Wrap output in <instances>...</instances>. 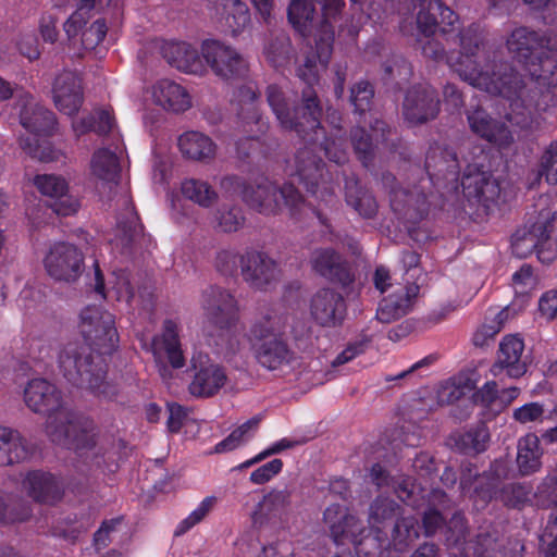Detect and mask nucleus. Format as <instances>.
Returning <instances> with one entry per match:
<instances>
[{"label":"nucleus","mask_w":557,"mask_h":557,"mask_svg":"<svg viewBox=\"0 0 557 557\" xmlns=\"http://www.w3.org/2000/svg\"><path fill=\"white\" fill-rule=\"evenodd\" d=\"M26 406L47 416L46 433L57 444L74 449L90 470H103L108 460L107 441L97 432L94 421L72 412L60 391L44 379L32 380L24 391Z\"/></svg>","instance_id":"nucleus-1"},{"label":"nucleus","mask_w":557,"mask_h":557,"mask_svg":"<svg viewBox=\"0 0 557 557\" xmlns=\"http://www.w3.org/2000/svg\"><path fill=\"white\" fill-rule=\"evenodd\" d=\"M483 35L479 26L470 25L460 33V54L448 61L459 77L473 87L506 99L519 98L525 88L520 73L508 62L488 61L482 54Z\"/></svg>","instance_id":"nucleus-2"},{"label":"nucleus","mask_w":557,"mask_h":557,"mask_svg":"<svg viewBox=\"0 0 557 557\" xmlns=\"http://www.w3.org/2000/svg\"><path fill=\"white\" fill-rule=\"evenodd\" d=\"M267 100L283 129L319 145L329 160L336 164L347 161L344 140L339 137H327L321 126L322 107L315 90L302 89L301 103L293 106L294 101L287 91L277 85H270L267 88Z\"/></svg>","instance_id":"nucleus-3"},{"label":"nucleus","mask_w":557,"mask_h":557,"mask_svg":"<svg viewBox=\"0 0 557 557\" xmlns=\"http://www.w3.org/2000/svg\"><path fill=\"white\" fill-rule=\"evenodd\" d=\"M52 350L59 371L70 383L104 399L116 397V386L106 381L104 354L81 341L59 343Z\"/></svg>","instance_id":"nucleus-4"},{"label":"nucleus","mask_w":557,"mask_h":557,"mask_svg":"<svg viewBox=\"0 0 557 557\" xmlns=\"http://www.w3.org/2000/svg\"><path fill=\"white\" fill-rule=\"evenodd\" d=\"M289 319L288 314L268 310L252 321L248 337L259 342L255 347V358L263 368L277 370L292 361L293 351L285 339Z\"/></svg>","instance_id":"nucleus-5"},{"label":"nucleus","mask_w":557,"mask_h":557,"mask_svg":"<svg viewBox=\"0 0 557 557\" xmlns=\"http://www.w3.org/2000/svg\"><path fill=\"white\" fill-rule=\"evenodd\" d=\"M245 202L262 214H276L284 207L290 211L297 210L302 202V196L292 184L278 185L265 176H260L251 186L250 193L245 194Z\"/></svg>","instance_id":"nucleus-6"},{"label":"nucleus","mask_w":557,"mask_h":557,"mask_svg":"<svg viewBox=\"0 0 557 557\" xmlns=\"http://www.w3.org/2000/svg\"><path fill=\"white\" fill-rule=\"evenodd\" d=\"M203 329L209 333L216 330H233L239 324V308L234 295L219 286H209L200 297Z\"/></svg>","instance_id":"nucleus-7"},{"label":"nucleus","mask_w":557,"mask_h":557,"mask_svg":"<svg viewBox=\"0 0 557 557\" xmlns=\"http://www.w3.org/2000/svg\"><path fill=\"white\" fill-rule=\"evenodd\" d=\"M79 331L85 344L100 354H110L117 342L113 315L98 306H87L79 314Z\"/></svg>","instance_id":"nucleus-8"},{"label":"nucleus","mask_w":557,"mask_h":557,"mask_svg":"<svg viewBox=\"0 0 557 557\" xmlns=\"http://www.w3.org/2000/svg\"><path fill=\"white\" fill-rule=\"evenodd\" d=\"M240 275L251 289L267 292L278 284L282 270L269 253L248 249L240 256Z\"/></svg>","instance_id":"nucleus-9"},{"label":"nucleus","mask_w":557,"mask_h":557,"mask_svg":"<svg viewBox=\"0 0 557 557\" xmlns=\"http://www.w3.org/2000/svg\"><path fill=\"white\" fill-rule=\"evenodd\" d=\"M295 166L300 181L307 190L326 202L333 200V181L329 172H324L322 160L315 156L312 148H300L295 156Z\"/></svg>","instance_id":"nucleus-10"},{"label":"nucleus","mask_w":557,"mask_h":557,"mask_svg":"<svg viewBox=\"0 0 557 557\" xmlns=\"http://www.w3.org/2000/svg\"><path fill=\"white\" fill-rule=\"evenodd\" d=\"M178 333V324L173 320H165L162 332L153 336L151 342V351L164 381L172 377V371L164 362L165 359L173 369H181L186 363Z\"/></svg>","instance_id":"nucleus-11"},{"label":"nucleus","mask_w":557,"mask_h":557,"mask_svg":"<svg viewBox=\"0 0 557 557\" xmlns=\"http://www.w3.org/2000/svg\"><path fill=\"white\" fill-rule=\"evenodd\" d=\"M83 265L82 252L67 243L53 245L45 259L47 272L57 281H76L82 274Z\"/></svg>","instance_id":"nucleus-12"},{"label":"nucleus","mask_w":557,"mask_h":557,"mask_svg":"<svg viewBox=\"0 0 557 557\" xmlns=\"http://www.w3.org/2000/svg\"><path fill=\"white\" fill-rule=\"evenodd\" d=\"M201 52L214 74L222 78L240 77L247 71V63L244 58L236 50L220 41H205Z\"/></svg>","instance_id":"nucleus-13"},{"label":"nucleus","mask_w":557,"mask_h":557,"mask_svg":"<svg viewBox=\"0 0 557 557\" xmlns=\"http://www.w3.org/2000/svg\"><path fill=\"white\" fill-rule=\"evenodd\" d=\"M191 367L195 370L194 379L188 387L191 395L210 397L225 385L227 376L223 367L212 362L207 355L193 356Z\"/></svg>","instance_id":"nucleus-14"},{"label":"nucleus","mask_w":557,"mask_h":557,"mask_svg":"<svg viewBox=\"0 0 557 557\" xmlns=\"http://www.w3.org/2000/svg\"><path fill=\"white\" fill-rule=\"evenodd\" d=\"M440 100L436 90L430 85L411 87L403 103L405 119L411 124H422L437 116Z\"/></svg>","instance_id":"nucleus-15"},{"label":"nucleus","mask_w":557,"mask_h":557,"mask_svg":"<svg viewBox=\"0 0 557 557\" xmlns=\"http://www.w3.org/2000/svg\"><path fill=\"white\" fill-rule=\"evenodd\" d=\"M20 123L35 135H49L55 126L54 114L22 89L15 90Z\"/></svg>","instance_id":"nucleus-16"},{"label":"nucleus","mask_w":557,"mask_h":557,"mask_svg":"<svg viewBox=\"0 0 557 557\" xmlns=\"http://www.w3.org/2000/svg\"><path fill=\"white\" fill-rule=\"evenodd\" d=\"M419 293L420 286L417 283L399 285L379 304L375 319L384 324L401 319L412 310Z\"/></svg>","instance_id":"nucleus-17"},{"label":"nucleus","mask_w":557,"mask_h":557,"mask_svg":"<svg viewBox=\"0 0 557 557\" xmlns=\"http://www.w3.org/2000/svg\"><path fill=\"white\" fill-rule=\"evenodd\" d=\"M34 184L42 195L53 199L50 207L58 215L67 216L77 212L79 200L69 193L64 177L55 174L37 175Z\"/></svg>","instance_id":"nucleus-18"},{"label":"nucleus","mask_w":557,"mask_h":557,"mask_svg":"<svg viewBox=\"0 0 557 557\" xmlns=\"http://www.w3.org/2000/svg\"><path fill=\"white\" fill-rule=\"evenodd\" d=\"M346 301L332 288L317 290L310 299V314L322 326H336L346 315Z\"/></svg>","instance_id":"nucleus-19"},{"label":"nucleus","mask_w":557,"mask_h":557,"mask_svg":"<svg viewBox=\"0 0 557 557\" xmlns=\"http://www.w3.org/2000/svg\"><path fill=\"white\" fill-rule=\"evenodd\" d=\"M52 95L55 107L67 115L75 114L83 103V87L79 76L72 71L60 73L53 82Z\"/></svg>","instance_id":"nucleus-20"},{"label":"nucleus","mask_w":557,"mask_h":557,"mask_svg":"<svg viewBox=\"0 0 557 557\" xmlns=\"http://www.w3.org/2000/svg\"><path fill=\"white\" fill-rule=\"evenodd\" d=\"M523 341L516 335H508L499 344L497 361L491 367L493 376H499L505 370L509 377L518 379L527 372V363L522 360Z\"/></svg>","instance_id":"nucleus-21"},{"label":"nucleus","mask_w":557,"mask_h":557,"mask_svg":"<svg viewBox=\"0 0 557 557\" xmlns=\"http://www.w3.org/2000/svg\"><path fill=\"white\" fill-rule=\"evenodd\" d=\"M22 487L33 500L46 505L57 504L64 494L61 482L53 474L38 470L26 474Z\"/></svg>","instance_id":"nucleus-22"},{"label":"nucleus","mask_w":557,"mask_h":557,"mask_svg":"<svg viewBox=\"0 0 557 557\" xmlns=\"http://www.w3.org/2000/svg\"><path fill=\"white\" fill-rule=\"evenodd\" d=\"M312 270L321 276L343 285L352 281L348 263L333 248H317L309 259Z\"/></svg>","instance_id":"nucleus-23"},{"label":"nucleus","mask_w":557,"mask_h":557,"mask_svg":"<svg viewBox=\"0 0 557 557\" xmlns=\"http://www.w3.org/2000/svg\"><path fill=\"white\" fill-rule=\"evenodd\" d=\"M371 131L372 134H368L364 128L356 127L350 134L355 152L364 166L370 165L379 143L386 141L387 134L391 133L386 123L380 120L371 124Z\"/></svg>","instance_id":"nucleus-24"},{"label":"nucleus","mask_w":557,"mask_h":557,"mask_svg":"<svg viewBox=\"0 0 557 557\" xmlns=\"http://www.w3.org/2000/svg\"><path fill=\"white\" fill-rule=\"evenodd\" d=\"M161 53L166 62L178 71L198 74L203 70V64L198 50L187 42H164Z\"/></svg>","instance_id":"nucleus-25"},{"label":"nucleus","mask_w":557,"mask_h":557,"mask_svg":"<svg viewBox=\"0 0 557 557\" xmlns=\"http://www.w3.org/2000/svg\"><path fill=\"white\" fill-rule=\"evenodd\" d=\"M156 104L171 112H184L191 107L189 94L180 84L170 79H160L152 87Z\"/></svg>","instance_id":"nucleus-26"},{"label":"nucleus","mask_w":557,"mask_h":557,"mask_svg":"<svg viewBox=\"0 0 557 557\" xmlns=\"http://www.w3.org/2000/svg\"><path fill=\"white\" fill-rule=\"evenodd\" d=\"M467 119L471 131L490 143L506 145L511 139L508 128L481 108L468 111Z\"/></svg>","instance_id":"nucleus-27"},{"label":"nucleus","mask_w":557,"mask_h":557,"mask_svg":"<svg viewBox=\"0 0 557 557\" xmlns=\"http://www.w3.org/2000/svg\"><path fill=\"white\" fill-rule=\"evenodd\" d=\"M461 185L467 197L474 198L484 206H488L499 195V186L495 180L485 172L475 169L465 172Z\"/></svg>","instance_id":"nucleus-28"},{"label":"nucleus","mask_w":557,"mask_h":557,"mask_svg":"<svg viewBox=\"0 0 557 557\" xmlns=\"http://www.w3.org/2000/svg\"><path fill=\"white\" fill-rule=\"evenodd\" d=\"M178 148L182 154L190 160L210 162L215 158L216 145L200 132H186L178 137Z\"/></svg>","instance_id":"nucleus-29"},{"label":"nucleus","mask_w":557,"mask_h":557,"mask_svg":"<svg viewBox=\"0 0 557 557\" xmlns=\"http://www.w3.org/2000/svg\"><path fill=\"white\" fill-rule=\"evenodd\" d=\"M459 166L456 152L449 148L436 145L432 146L426 153L425 169L431 181L446 180L448 174L455 175Z\"/></svg>","instance_id":"nucleus-30"},{"label":"nucleus","mask_w":557,"mask_h":557,"mask_svg":"<svg viewBox=\"0 0 557 557\" xmlns=\"http://www.w3.org/2000/svg\"><path fill=\"white\" fill-rule=\"evenodd\" d=\"M549 238V231L544 222H536L530 227L518 230L512 236V252L518 258H527Z\"/></svg>","instance_id":"nucleus-31"},{"label":"nucleus","mask_w":557,"mask_h":557,"mask_svg":"<svg viewBox=\"0 0 557 557\" xmlns=\"http://www.w3.org/2000/svg\"><path fill=\"white\" fill-rule=\"evenodd\" d=\"M30 453L28 444L17 431L0 426V466L22 462Z\"/></svg>","instance_id":"nucleus-32"},{"label":"nucleus","mask_w":557,"mask_h":557,"mask_svg":"<svg viewBox=\"0 0 557 557\" xmlns=\"http://www.w3.org/2000/svg\"><path fill=\"white\" fill-rule=\"evenodd\" d=\"M403 513V507L397 502L380 495L369 506L368 522L372 530L382 531L388 523H395Z\"/></svg>","instance_id":"nucleus-33"},{"label":"nucleus","mask_w":557,"mask_h":557,"mask_svg":"<svg viewBox=\"0 0 557 557\" xmlns=\"http://www.w3.org/2000/svg\"><path fill=\"white\" fill-rule=\"evenodd\" d=\"M517 465L522 475H529L540 470L542 462V449L540 438L533 434H527L518 441Z\"/></svg>","instance_id":"nucleus-34"},{"label":"nucleus","mask_w":557,"mask_h":557,"mask_svg":"<svg viewBox=\"0 0 557 557\" xmlns=\"http://www.w3.org/2000/svg\"><path fill=\"white\" fill-rule=\"evenodd\" d=\"M544 46V38L528 27L513 29L507 39V48L519 60H527L539 48Z\"/></svg>","instance_id":"nucleus-35"},{"label":"nucleus","mask_w":557,"mask_h":557,"mask_svg":"<svg viewBox=\"0 0 557 557\" xmlns=\"http://www.w3.org/2000/svg\"><path fill=\"white\" fill-rule=\"evenodd\" d=\"M91 174L106 183H116L120 176L121 165L116 151L101 148L94 152L90 160Z\"/></svg>","instance_id":"nucleus-36"},{"label":"nucleus","mask_w":557,"mask_h":557,"mask_svg":"<svg viewBox=\"0 0 557 557\" xmlns=\"http://www.w3.org/2000/svg\"><path fill=\"white\" fill-rule=\"evenodd\" d=\"M124 202L126 206L125 213L117 219V235L115 240L116 245L127 248L143 236L144 228L134 210L133 203L127 199H125Z\"/></svg>","instance_id":"nucleus-37"},{"label":"nucleus","mask_w":557,"mask_h":557,"mask_svg":"<svg viewBox=\"0 0 557 557\" xmlns=\"http://www.w3.org/2000/svg\"><path fill=\"white\" fill-rule=\"evenodd\" d=\"M418 537V519L413 516H404L403 513L394 523L388 541L395 550L403 552Z\"/></svg>","instance_id":"nucleus-38"},{"label":"nucleus","mask_w":557,"mask_h":557,"mask_svg":"<svg viewBox=\"0 0 557 557\" xmlns=\"http://www.w3.org/2000/svg\"><path fill=\"white\" fill-rule=\"evenodd\" d=\"M183 196L202 208H210L216 203L219 195L215 189L206 181L187 178L182 183Z\"/></svg>","instance_id":"nucleus-39"},{"label":"nucleus","mask_w":557,"mask_h":557,"mask_svg":"<svg viewBox=\"0 0 557 557\" xmlns=\"http://www.w3.org/2000/svg\"><path fill=\"white\" fill-rule=\"evenodd\" d=\"M426 195L422 188L405 189L403 187L393 189L391 193V206L394 211L407 214L409 210L422 211Z\"/></svg>","instance_id":"nucleus-40"},{"label":"nucleus","mask_w":557,"mask_h":557,"mask_svg":"<svg viewBox=\"0 0 557 557\" xmlns=\"http://www.w3.org/2000/svg\"><path fill=\"white\" fill-rule=\"evenodd\" d=\"M216 4L223 8L225 25L233 34L240 33L249 25L248 7L240 0H221Z\"/></svg>","instance_id":"nucleus-41"},{"label":"nucleus","mask_w":557,"mask_h":557,"mask_svg":"<svg viewBox=\"0 0 557 557\" xmlns=\"http://www.w3.org/2000/svg\"><path fill=\"white\" fill-rule=\"evenodd\" d=\"M263 416L257 414L251 419L244 422L237 429H235L226 438L218 443L214 447V453L222 454L234 450L250 438L257 431Z\"/></svg>","instance_id":"nucleus-42"},{"label":"nucleus","mask_w":557,"mask_h":557,"mask_svg":"<svg viewBox=\"0 0 557 557\" xmlns=\"http://www.w3.org/2000/svg\"><path fill=\"white\" fill-rule=\"evenodd\" d=\"M288 20L301 35L308 36L313 28L314 8L307 0H293L288 7Z\"/></svg>","instance_id":"nucleus-43"},{"label":"nucleus","mask_w":557,"mask_h":557,"mask_svg":"<svg viewBox=\"0 0 557 557\" xmlns=\"http://www.w3.org/2000/svg\"><path fill=\"white\" fill-rule=\"evenodd\" d=\"M346 201L363 218L369 219L376 213L377 205L374 197L361 187L348 186Z\"/></svg>","instance_id":"nucleus-44"},{"label":"nucleus","mask_w":557,"mask_h":557,"mask_svg":"<svg viewBox=\"0 0 557 557\" xmlns=\"http://www.w3.org/2000/svg\"><path fill=\"white\" fill-rule=\"evenodd\" d=\"M359 557H388L391 543L386 536H381V531L368 534L355 543Z\"/></svg>","instance_id":"nucleus-45"},{"label":"nucleus","mask_w":557,"mask_h":557,"mask_svg":"<svg viewBox=\"0 0 557 557\" xmlns=\"http://www.w3.org/2000/svg\"><path fill=\"white\" fill-rule=\"evenodd\" d=\"M490 434L484 425L472 429L459 436L457 445L465 454H479L486 449Z\"/></svg>","instance_id":"nucleus-46"},{"label":"nucleus","mask_w":557,"mask_h":557,"mask_svg":"<svg viewBox=\"0 0 557 557\" xmlns=\"http://www.w3.org/2000/svg\"><path fill=\"white\" fill-rule=\"evenodd\" d=\"M290 504V493L287 490H273L259 503V510L267 517H275Z\"/></svg>","instance_id":"nucleus-47"},{"label":"nucleus","mask_w":557,"mask_h":557,"mask_svg":"<svg viewBox=\"0 0 557 557\" xmlns=\"http://www.w3.org/2000/svg\"><path fill=\"white\" fill-rule=\"evenodd\" d=\"M290 52V40L285 34L272 38L265 47V54L273 66H281Z\"/></svg>","instance_id":"nucleus-48"},{"label":"nucleus","mask_w":557,"mask_h":557,"mask_svg":"<svg viewBox=\"0 0 557 557\" xmlns=\"http://www.w3.org/2000/svg\"><path fill=\"white\" fill-rule=\"evenodd\" d=\"M478 557H507L503 543L490 533H480L473 544Z\"/></svg>","instance_id":"nucleus-49"},{"label":"nucleus","mask_w":557,"mask_h":557,"mask_svg":"<svg viewBox=\"0 0 557 557\" xmlns=\"http://www.w3.org/2000/svg\"><path fill=\"white\" fill-rule=\"evenodd\" d=\"M18 141L21 149L33 159L44 162L55 160V152L48 143L39 144L36 138L29 136H21Z\"/></svg>","instance_id":"nucleus-50"},{"label":"nucleus","mask_w":557,"mask_h":557,"mask_svg":"<svg viewBox=\"0 0 557 557\" xmlns=\"http://www.w3.org/2000/svg\"><path fill=\"white\" fill-rule=\"evenodd\" d=\"M211 334H216L219 336L220 342L218 344L225 357H233L243 349L242 330L239 324L233 330H216Z\"/></svg>","instance_id":"nucleus-51"},{"label":"nucleus","mask_w":557,"mask_h":557,"mask_svg":"<svg viewBox=\"0 0 557 557\" xmlns=\"http://www.w3.org/2000/svg\"><path fill=\"white\" fill-rule=\"evenodd\" d=\"M215 497H206L187 518L181 521V523L174 531V535L181 536L184 533H186L189 529H191L194 525L199 523L212 510V508L215 505Z\"/></svg>","instance_id":"nucleus-52"},{"label":"nucleus","mask_w":557,"mask_h":557,"mask_svg":"<svg viewBox=\"0 0 557 557\" xmlns=\"http://www.w3.org/2000/svg\"><path fill=\"white\" fill-rule=\"evenodd\" d=\"M240 256L235 249L222 248L216 251L214 267L223 275L232 276L240 265Z\"/></svg>","instance_id":"nucleus-53"},{"label":"nucleus","mask_w":557,"mask_h":557,"mask_svg":"<svg viewBox=\"0 0 557 557\" xmlns=\"http://www.w3.org/2000/svg\"><path fill=\"white\" fill-rule=\"evenodd\" d=\"M540 174L544 175L546 182L557 184V140L552 141L541 157Z\"/></svg>","instance_id":"nucleus-54"},{"label":"nucleus","mask_w":557,"mask_h":557,"mask_svg":"<svg viewBox=\"0 0 557 557\" xmlns=\"http://www.w3.org/2000/svg\"><path fill=\"white\" fill-rule=\"evenodd\" d=\"M346 513V509L337 504L330 505L323 513L324 522L329 525L331 534L336 543L342 542L344 532L342 521L345 519Z\"/></svg>","instance_id":"nucleus-55"},{"label":"nucleus","mask_w":557,"mask_h":557,"mask_svg":"<svg viewBox=\"0 0 557 557\" xmlns=\"http://www.w3.org/2000/svg\"><path fill=\"white\" fill-rule=\"evenodd\" d=\"M216 220L218 226L222 232L232 233L238 231L244 225L245 218L240 208L231 207L220 210Z\"/></svg>","instance_id":"nucleus-56"},{"label":"nucleus","mask_w":557,"mask_h":557,"mask_svg":"<svg viewBox=\"0 0 557 557\" xmlns=\"http://www.w3.org/2000/svg\"><path fill=\"white\" fill-rule=\"evenodd\" d=\"M529 492L520 484H508L504 486L496 497L507 507H519L528 500Z\"/></svg>","instance_id":"nucleus-57"},{"label":"nucleus","mask_w":557,"mask_h":557,"mask_svg":"<svg viewBox=\"0 0 557 557\" xmlns=\"http://www.w3.org/2000/svg\"><path fill=\"white\" fill-rule=\"evenodd\" d=\"M537 285V277L530 264H522L512 275V286L517 294H528Z\"/></svg>","instance_id":"nucleus-58"},{"label":"nucleus","mask_w":557,"mask_h":557,"mask_svg":"<svg viewBox=\"0 0 557 557\" xmlns=\"http://www.w3.org/2000/svg\"><path fill=\"white\" fill-rule=\"evenodd\" d=\"M372 97L373 89L368 82H359L350 90V101L359 113L368 110Z\"/></svg>","instance_id":"nucleus-59"},{"label":"nucleus","mask_w":557,"mask_h":557,"mask_svg":"<svg viewBox=\"0 0 557 557\" xmlns=\"http://www.w3.org/2000/svg\"><path fill=\"white\" fill-rule=\"evenodd\" d=\"M544 406L539 403H529L525 404L512 412V418L521 423H532V422H541L544 417Z\"/></svg>","instance_id":"nucleus-60"},{"label":"nucleus","mask_w":557,"mask_h":557,"mask_svg":"<svg viewBox=\"0 0 557 557\" xmlns=\"http://www.w3.org/2000/svg\"><path fill=\"white\" fill-rule=\"evenodd\" d=\"M467 535V525L462 515L455 513L446 524V542L451 545H458L465 541Z\"/></svg>","instance_id":"nucleus-61"},{"label":"nucleus","mask_w":557,"mask_h":557,"mask_svg":"<svg viewBox=\"0 0 557 557\" xmlns=\"http://www.w3.org/2000/svg\"><path fill=\"white\" fill-rule=\"evenodd\" d=\"M467 386H461L455 382H446L437 391V401L441 406L453 405L461 400L466 395Z\"/></svg>","instance_id":"nucleus-62"},{"label":"nucleus","mask_w":557,"mask_h":557,"mask_svg":"<svg viewBox=\"0 0 557 557\" xmlns=\"http://www.w3.org/2000/svg\"><path fill=\"white\" fill-rule=\"evenodd\" d=\"M220 188L222 191L228 196L238 195L245 201V194H249L251 189V185H248L247 182L237 175H226L220 181Z\"/></svg>","instance_id":"nucleus-63"},{"label":"nucleus","mask_w":557,"mask_h":557,"mask_svg":"<svg viewBox=\"0 0 557 557\" xmlns=\"http://www.w3.org/2000/svg\"><path fill=\"white\" fill-rule=\"evenodd\" d=\"M107 25L103 20L95 21L82 36V42L86 49H92L98 46L106 37Z\"/></svg>","instance_id":"nucleus-64"}]
</instances>
